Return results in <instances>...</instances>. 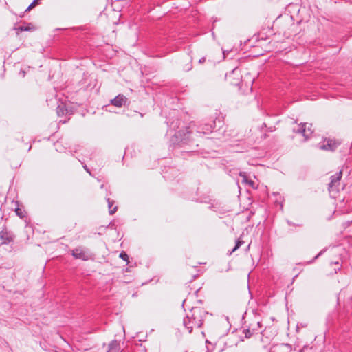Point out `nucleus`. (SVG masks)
Here are the masks:
<instances>
[{"mask_svg": "<svg viewBox=\"0 0 352 352\" xmlns=\"http://www.w3.org/2000/svg\"><path fill=\"white\" fill-rule=\"evenodd\" d=\"M212 131V126L210 124H206L202 129V133L204 134H208Z\"/></svg>", "mask_w": 352, "mask_h": 352, "instance_id": "15", "label": "nucleus"}, {"mask_svg": "<svg viewBox=\"0 0 352 352\" xmlns=\"http://www.w3.org/2000/svg\"><path fill=\"white\" fill-rule=\"evenodd\" d=\"M243 241L241 240L240 239H238L236 241V244H235V246L234 247V248L232 249V252H235L237 249H239L241 245L242 244H243Z\"/></svg>", "mask_w": 352, "mask_h": 352, "instance_id": "16", "label": "nucleus"}, {"mask_svg": "<svg viewBox=\"0 0 352 352\" xmlns=\"http://www.w3.org/2000/svg\"><path fill=\"white\" fill-rule=\"evenodd\" d=\"M15 212L21 219H23L26 216L25 211L19 207L15 208Z\"/></svg>", "mask_w": 352, "mask_h": 352, "instance_id": "12", "label": "nucleus"}, {"mask_svg": "<svg viewBox=\"0 0 352 352\" xmlns=\"http://www.w3.org/2000/svg\"><path fill=\"white\" fill-rule=\"evenodd\" d=\"M205 61H206V58H205V57H202V58H201L199 60V63L202 64V63H204Z\"/></svg>", "mask_w": 352, "mask_h": 352, "instance_id": "22", "label": "nucleus"}, {"mask_svg": "<svg viewBox=\"0 0 352 352\" xmlns=\"http://www.w3.org/2000/svg\"><path fill=\"white\" fill-rule=\"evenodd\" d=\"M25 72L24 71L22 72L23 76H25Z\"/></svg>", "mask_w": 352, "mask_h": 352, "instance_id": "26", "label": "nucleus"}, {"mask_svg": "<svg viewBox=\"0 0 352 352\" xmlns=\"http://www.w3.org/2000/svg\"><path fill=\"white\" fill-rule=\"evenodd\" d=\"M55 146H56V151H58L59 150H58V148H57V146H58V144H55Z\"/></svg>", "mask_w": 352, "mask_h": 352, "instance_id": "27", "label": "nucleus"}, {"mask_svg": "<svg viewBox=\"0 0 352 352\" xmlns=\"http://www.w3.org/2000/svg\"><path fill=\"white\" fill-rule=\"evenodd\" d=\"M120 258H121L122 260H124V261H126L127 263H129V256L128 254L124 252V251H122L120 253V255H119Z\"/></svg>", "mask_w": 352, "mask_h": 352, "instance_id": "17", "label": "nucleus"}, {"mask_svg": "<svg viewBox=\"0 0 352 352\" xmlns=\"http://www.w3.org/2000/svg\"><path fill=\"white\" fill-rule=\"evenodd\" d=\"M240 175H241V176H244V181H245V182L248 183V184H250V186H251L252 187H254V182H253V181H252V180L248 181V180L246 179V178H245V175H243L241 173H240Z\"/></svg>", "mask_w": 352, "mask_h": 352, "instance_id": "19", "label": "nucleus"}, {"mask_svg": "<svg viewBox=\"0 0 352 352\" xmlns=\"http://www.w3.org/2000/svg\"><path fill=\"white\" fill-rule=\"evenodd\" d=\"M342 176V170L331 176V182L329 184V191L330 192H338V188L340 184V180Z\"/></svg>", "mask_w": 352, "mask_h": 352, "instance_id": "3", "label": "nucleus"}, {"mask_svg": "<svg viewBox=\"0 0 352 352\" xmlns=\"http://www.w3.org/2000/svg\"><path fill=\"white\" fill-rule=\"evenodd\" d=\"M243 332L245 334V337L246 338H250L252 337V335L254 334V333L252 331L251 327H249L247 329H244Z\"/></svg>", "mask_w": 352, "mask_h": 352, "instance_id": "14", "label": "nucleus"}, {"mask_svg": "<svg viewBox=\"0 0 352 352\" xmlns=\"http://www.w3.org/2000/svg\"><path fill=\"white\" fill-rule=\"evenodd\" d=\"M191 68H192V67H188V68L187 69V70H188H188H190V69H191Z\"/></svg>", "mask_w": 352, "mask_h": 352, "instance_id": "28", "label": "nucleus"}, {"mask_svg": "<svg viewBox=\"0 0 352 352\" xmlns=\"http://www.w3.org/2000/svg\"><path fill=\"white\" fill-rule=\"evenodd\" d=\"M251 326H252L251 327L252 331H253L254 333H256L258 331V327H256V325L251 324Z\"/></svg>", "mask_w": 352, "mask_h": 352, "instance_id": "21", "label": "nucleus"}, {"mask_svg": "<svg viewBox=\"0 0 352 352\" xmlns=\"http://www.w3.org/2000/svg\"><path fill=\"white\" fill-rule=\"evenodd\" d=\"M207 314L208 312L201 307H192L183 320L184 327L189 333H192L193 329H199L201 327Z\"/></svg>", "mask_w": 352, "mask_h": 352, "instance_id": "1", "label": "nucleus"}, {"mask_svg": "<svg viewBox=\"0 0 352 352\" xmlns=\"http://www.w3.org/2000/svg\"><path fill=\"white\" fill-rule=\"evenodd\" d=\"M72 255L76 259L87 261L91 258V254L82 248H76L72 251Z\"/></svg>", "mask_w": 352, "mask_h": 352, "instance_id": "6", "label": "nucleus"}, {"mask_svg": "<svg viewBox=\"0 0 352 352\" xmlns=\"http://www.w3.org/2000/svg\"><path fill=\"white\" fill-rule=\"evenodd\" d=\"M82 166H83L84 169H85V170H86V171L89 174V175H91V171H90L89 168L87 167V166L85 164L82 163Z\"/></svg>", "mask_w": 352, "mask_h": 352, "instance_id": "20", "label": "nucleus"}, {"mask_svg": "<svg viewBox=\"0 0 352 352\" xmlns=\"http://www.w3.org/2000/svg\"><path fill=\"white\" fill-rule=\"evenodd\" d=\"M14 234L12 232L8 231L6 227L0 231V240L1 241V244L2 245L9 244L14 241Z\"/></svg>", "mask_w": 352, "mask_h": 352, "instance_id": "5", "label": "nucleus"}, {"mask_svg": "<svg viewBox=\"0 0 352 352\" xmlns=\"http://www.w3.org/2000/svg\"><path fill=\"white\" fill-rule=\"evenodd\" d=\"M287 224H288L289 226H296L293 222H292V221H287Z\"/></svg>", "mask_w": 352, "mask_h": 352, "instance_id": "24", "label": "nucleus"}, {"mask_svg": "<svg viewBox=\"0 0 352 352\" xmlns=\"http://www.w3.org/2000/svg\"><path fill=\"white\" fill-rule=\"evenodd\" d=\"M340 142L331 139H326L324 142L319 144V148L322 150L333 151L340 145Z\"/></svg>", "mask_w": 352, "mask_h": 352, "instance_id": "7", "label": "nucleus"}, {"mask_svg": "<svg viewBox=\"0 0 352 352\" xmlns=\"http://www.w3.org/2000/svg\"><path fill=\"white\" fill-rule=\"evenodd\" d=\"M106 199L108 204L109 212L110 214H113L117 211V206L112 208L114 204V201L111 200L110 198H107Z\"/></svg>", "mask_w": 352, "mask_h": 352, "instance_id": "10", "label": "nucleus"}, {"mask_svg": "<svg viewBox=\"0 0 352 352\" xmlns=\"http://www.w3.org/2000/svg\"><path fill=\"white\" fill-rule=\"evenodd\" d=\"M32 25L31 23H29L28 26H19L18 28H15L14 29L16 30V33L19 34V32H23V31H30L33 30V27L30 26Z\"/></svg>", "mask_w": 352, "mask_h": 352, "instance_id": "11", "label": "nucleus"}, {"mask_svg": "<svg viewBox=\"0 0 352 352\" xmlns=\"http://www.w3.org/2000/svg\"><path fill=\"white\" fill-rule=\"evenodd\" d=\"M340 261H341V263L340 262V261H332L331 263V265H336L338 266V267H336L334 269L335 270V273H337L338 271L340 270H341V267H342V261H343V258H340Z\"/></svg>", "mask_w": 352, "mask_h": 352, "instance_id": "13", "label": "nucleus"}, {"mask_svg": "<svg viewBox=\"0 0 352 352\" xmlns=\"http://www.w3.org/2000/svg\"><path fill=\"white\" fill-rule=\"evenodd\" d=\"M322 254V252H320L318 254H317L315 257H314V259H316L318 257H319L320 255Z\"/></svg>", "mask_w": 352, "mask_h": 352, "instance_id": "25", "label": "nucleus"}, {"mask_svg": "<svg viewBox=\"0 0 352 352\" xmlns=\"http://www.w3.org/2000/svg\"><path fill=\"white\" fill-rule=\"evenodd\" d=\"M40 0H34L30 4V6L26 8V10H25V12H29L30 11L37 3Z\"/></svg>", "mask_w": 352, "mask_h": 352, "instance_id": "18", "label": "nucleus"}, {"mask_svg": "<svg viewBox=\"0 0 352 352\" xmlns=\"http://www.w3.org/2000/svg\"><path fill=\"white\" fill-rule=\"evenodd\" d=\"M120 342L116 340H112L108 346V350L107 352H120Z\"/></svg>", "mask_w": 352, "mask_h": 352, "instance_id": "9", "label": "nucleus"}, {"mask_svg": "<svg viewBox=\"0 0 352 352\" xmlns=\"http://www.w3.org/2000/svg\"><path fill=\"white\" fill-rule=\"evenodd\" d=\"M182 121L179 119H176L172 122H167L168 130L167 133L171 135L173 131H175V134L172 135L170 142L172 145L185 144L188 143V136L190 132L188 128L185 129H181L177 131Z\"/></svg>", "mask_w": 352, "mask_h": 352, "instance_id": "2", "label": "nucleus"}, {"mask_svg": "<svg viewBox=\"0 0 352 352\" xmlns=\"http://www.w3.org/2000/svg\"><path fill=\"white\" fill-rule=\"evenodd\" d=\"M126 100V98L124 95L119 94L111 100V103L117 107H121L125 104Z\"/></svg>", "mask_w": 352, "mask_h": 352, "instance_id": "8", "label": "nucleus"}, {"mask_svg": "<svg viewBox=\"0 0 352 352\" xmlns=\"http://www.w3.org/2000/svg\"><path fill=\"white\" fill-rule=\"evenodd\" d=\"M311 127H312L311 124H309L307 123L300 124L298 126L297 129H294V131L295 133L302 134L303 135V137H305V140H307L314 132Z\"/></svg>", "mask_w": 352, "mask_h": 352, "instance_id": "4", "label": "nucleus"}, {"mask_svg": "<svg viewBox=\"0 0 352 352\" xmlns=\"http://www.w3.org/2000/svg\"><path fill=\"white\" fill-rule=\"evenodd\" d=\"M256 327L258 328H261L262 327V322H260V321H258V322H256Z\"/></svg>", "mask_w": 352, "mask_h": 352, "instance_id": "23", "label": "nucleus"}]
</instances>
